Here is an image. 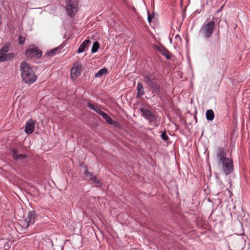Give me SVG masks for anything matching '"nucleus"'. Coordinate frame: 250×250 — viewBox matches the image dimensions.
Returning <instances> with one entry per match:
<instances>
[{"label":"nucleus","mask_w":250,"mask_h":250,"mask_svg":"<svg viewBox=\"0 0 250 250\" xmlns=\"http://www.w3.org/2000/svg\"><path fill=\"white\" fill-rule=\"evenodd\" d=\"M21 77L22 81L27 84H31L34 83L37 77L30 66L26 62L23 61L20 64Z\"/></svg>","instance_id":"nucleus-1"},{"label":"nucleus","mask_w":250,"mask_h":250,"mask_svg":"<svg viewBox=\"0 0 250 250\" xmlns=\"http://www.w3.org/2000/svg\"><path fill=\"white\" fill-rule=\"evenodd\" d=\"M213 19L211 21H208V19H207V21H208V22L203 24L200 29V33L202 34L205 38H209L213 33L215 28V22Z\"/></svg>","instance_id":"nucleus-2"},{"label":"nucleus","mask_w":250,"mask_h":250,"mask_svg":"<svg viewBox=\"0 0 250 250\" xmlns=\"http://www.w3.org/2000/svg\"><path fill=\"white\" fill-rule=\"evenodd\" d=\"M79 0H66V11L71 18L74 17L78 11Z\"/></svg>","instance_id":"nucleus-3"},{"label":"nucleus","mask_w":250,"mask_h":250,"mask_svg":"<svg viewBox=\"0 0 250 250\" xmlns=\"http://www.w3.org/2000/svg\"><path fill=\"white\" fill-rule=\"evenodd\" d=\"M218 164L221 167L225 175L230 174L233 171V164L232 159L229 158H224L223 160L218 161Z\"/></svg>","instance_id":"nucleus-4"},{"label":"nucleus","mask_w":250,"mask_h":250,"mask_svg":"<svg viewBox=\"0 0 250 250\" xmlns=\"http://www.w3.org/2000/svg\"><path fill=\"white\" fill-rule=\"evenodd\" d=\"M26 55L28 58L35 57L38 59L42 56V52L37 46L33 45L27 50Z\"/></svg>","instance_id":"nucleus-5"},{"label":"nucleus","mask_w":250,"mask_h":250,"mask_svg":"<svg viewBox=\"0 0 250 250\" xmlns=\"http://www.w3.org/2000/svg\"><path fill=\"white\" fill-rule=\"evenodd\" d=\"M140 111L142 113L143 116L149 122H154L156 121V117L150 110L146 108H141Z\"/></svg>","instance_id":"nucleus-6"},{"label":"nucleus","mask_w":250,"mask_h":250,"mask_svg":"<svg viewBox=\"0 0 250 250\" xmlns=\"http://www.w3.org/2000/svg\"><path fill=\"white\" fill-rule=\"evenodd\" d=\"M143 82L146 84V85L150 88L157 82L156 81V79L153 78V76L152 74H144L143 75Z\"/></svg>","instance_id":"nucleus-7"},{"label":"nucleus","mask_w":250,"mask_h":250,"mask_svg":"<svg viewBox=\"0 0 250 250\" xmlns=\"http://www.w3.org/2000/svg\"><path fill=\"white\" fill-rule=\"evenodd\" d=\"M154 48L159 51L167 60H170L172 54L165 46L162 45L160 46L154 45Z\"/></svg>","instance_id":"nucleus-8"},{"label":"nucleus","mask_w":250,"mask_h":250,"mask_svg":"<svg viewBox=\"0 0 250 250\" xmlns=\"http://www.w3.org/2000/svg\"><path fill=\"white\" fill-rule=\"evenodd\" d=\"M35 125V121L33 119L29 120L25 124V132L26 133L30 134L34 130Z\"/></svg>","instance_id":"nucleus-9"},{"label":"nucleus","mask_w":250,"mask_h":250,"mask_svg":"<svg viewBox=\"0 0 250 250\" xmlns=\"http://www.w3.org/2000/svg\"><path fill=\"white\" fill-rule=\"evenodd\" d=\"M82 65L81 64L73 66L71 70V77L75 80L80 75L81 73Z\"/></svg>","instance_id":"nucleus-10"},{"label":"nucleus","mask_w":250,"mask_h":250,"mask_svg":"<svg viewBox=\"0 0 250 250\" xmlns=\"http://www.w3.org/2000/svg\"><path fill=\"white\" fill-rule=\"evenodd\" d=\"M11 151L12 157L16 161L21 160L27 157L25 154H18V150L15 148L11 149Z\"/></svg>","instance_id":"nucleus-11"},{"label":"nucleus","mask_w":250,"mask_h":250,"mask_svg":"<svg viewBox=\"0 0 250 250\" xmlns=\"http://www.w3.org/2000/svg\"><path fill=\"white\" fill-rule=\"evenodd\" d=\"M227 153L226 149L223 147H218L216 150V157L218 159V161H221L224 158H227L226 157Z\"/></svg>","instance_id":"nucleus-12"},{"label":"nucleus","mask_w":250,"mask_h":250,"mask_svg":"<svg viewBox=\"0 0 250 250\" xmlns=\"http://www.w3.org/2000/svg\"><path fill=\"white\" fill-rule=\"evenodd\" d=\"M150 88L151 89L153 93H154L155 94H156L159 97L160 94L163 91V89L158 83H157L154 85L150 87Z\"/></svg>","instance_id":"nucleus-13"},{"label":"nucleus","mask_w":250,"mask_h":250,"mask_svg":"<svg viewBox=\"0 0 250 250\" xmlns=\"http://www.w3.org/2000/svg\"><path fill=\"white\" fill-rule=\"evenodd\" d=\"M26 221L31 225L34 224L36 220V212L34 210H31L29 212Z\"/></svg>","instance_id":"nucleus-14"},{"label":"nucleus","mask_w":250,"mask_h":250,"mask_svg":"<svg viewBox=\"0 0 250 250\" xmlns=\"http://www.w3.org/2000/svg\"><path fill=\"white\" fill-rule=\"evenodd\" d=\"M90 43L91 42L90 40L87 39L84 40L79 46L78 50V53H81L83 52L84 51L85 48L88 47L90 44Z\"/></svg>","instance_id":"nucleus-15"},{"label":"nucleus","mask_w":250,"mask_h":250,"mask_svg":"<svg viewBox=\"0 0 250 250\" xmlns=\"http://www.w3.org/2000/svg\"><path fill=\"white\" fill-rule=\"evenodd\" d=\"M144 94L145 91L143 84L141 83H138L137 86L136 97L138 98H141Z\"/></svg>","instance_id":"nucleus-16"},{"label":"nucleus","mask_w":250,"mask_h":250,"mask_svg":"<svg viewBox=\"0 0 250 250\" xmlns=\"http://www.w3.org/2000/svg\"><path fill=\"white\" fill-rule=\"evenodd\" d=\"M61 47L59 46L58 47H56L53 49H52L51 50H50L49 51L45 53V56L47 57H53L55 54L59 53L60 51V50L61 49Z\"/></svg>","instance_id":"nucleus-17"},{"label":"nucleus","mask_w":250,"mask_h":250,"mask_svg":"<svg viewBox=\"0 0 250 250\" xmlns=\"http://www.w3.org/2000/svg\"><path fill=\"white\" fill-rule=\"evenodd\" d=\"M15 56V54L14 53H7L6 56H4V57H2V56H0V59L1 60V62H6L7 61H9L10 60L12 59Z\"/></svg>","instance_id":"nucleus-18"},{"label":"nucleus","mask_w":250,"mask_h":250,"mask_svg":"<svg viewBox=\"0 0 250 250\" xmlns=\"http://www.w3.org/2000/svg\"><path fill=\"white\" fill-rule=\"evenodd\" d=\"M206 118L208 121H211L214 118L213 111L211 109L207 110L206 113Z\"/></svg>","instance_id":"nucleus-19"},{"label":"nucleus","mask_w":250,"mask_h":250,"mask_svg":"<svg viewBox=\"0 0 250 250\" xmlns=\"http://www.w3.org/2000/svg\"><path fill=\"white\" fill-rule=\"evenodd\" d=\"M107 69L106 68H103L99 70L95 75V77L100 78L103 75H105L107 73Z\"/></svg>","instance_id":"nucleus-20"},{"label":"nucleus","mask_w":250,"mask_h":250,"mask_svg":"<svg viewBox=\"0 0 250 250\" xmlns=\"http://www.w3.org/2000/svg\"><path fill=\"white\" fill-rule=\"evenodd\" d=\"M101 115L102 116L103 119H104L106 121V122L108 124H109L110 125H112L113 124V120H112V119L106 113L103 112L102 113V114H101Z\"/></svg>","instance_id":"nucleus-21"},{"label":"nucleus","mask_w":250,"mask_h":250,"mask_svg":"<svg viewBox=\"0 0 250 250\" xmlns=\"http://www.w3.org/2000/svg\"><path fill=\"white\" fill-rule=\"evenodd\" d=\"M100 47L99 43L98 42H94L93 46L91 49V52L92 53H96L98 51V49Z\"/></svg>","instance_id":"nucleus-22"},{"label":"nucleus","mask_w":250,"mask_h":250,"mask_svg":"<svg viewBox=\"0 0 250 250\" xmlns=\"http://www.w3.org/2000/svg\"><path fill=\"white\" fill-rule=\"evenodd\" d=\"M89 180L91 181L93 183L96 184H100L101 182L95 176L92 174V176H90L89 178Z\"/></svg>","instance_id":"nucleus-23"},{"label":"nucleus","mask_w":250,"mask_h":250,"mask_svg":"<svg viewBox=\"0 0 250 250\" xmlns=\"http://www.w3.org/2000/svg\"><path fill=\"white\" fill-rule=\"evenodd\" d=\"M31 224L26 221V219L21 221V225L24 228H28Z\"/></svg>","instance_id":"nucleus-24"},{"label":"nucleus","mask_w":250,"mask_h":250,"mask_svg":"<svg viewBox=\"0 0 250 250\" xmlns=\"http://www.w3.org/2000/svg\"><path fill=\"white\" fill-rule=\"evenodd\" d=\"M161 137L164 141H167L169 140V137L165 131L162 132Z\"/></svg>","instance_id":"nucleus-25"},{"label":"nucleus","mask_w":250,"mask_h":250,"mask_svg":"<svg viewBox=\"0 0 250 250\" xmlns=\"http://www.w3.org/2000/svg\"><path fill=\"white\" fill-rule=\"evenodd\" d=\"M87 106L91 109L94 110L96 108L97 105L89 102L87 103Z\"/></svg>","instance_id":"nucleus-26"},{"label":"nucleus","mask_w":250,"mask_h":250,"mask_svg":"<svg viewBox=\"0 0 250 250\" xmlns=\"http://www.w3.org/2000/svg\"><path fill=\"white\" fill-rule=\"evenodd\" d=\"M25 38L24 37H22V36H19V38H18V40H19V42L20 44H23L24 43V42H25Z\"/></svg>","instance_id":"nucleus-27"},{"label":"nucleus","mask_w":250,"mask_h":250,"mask_svg":"<svg viewBox=\"0 0 250 250\" xmlns=\"http://www.w3.org/2000/svg\"><path fill=\"white\" fill-rule=\"evenodd\" d=\"M94 111H95L96 113L100 115H101L102 113L103 112L100 109L98 105L97 106L96 108L94 110Z\"/></svg>","instance_id":"nucleus-28"},{"label":"nucleus","mask_w":250,"mask_h":250,"mask_svg":"<svg viewBox=\"0 0 250 250\" xmlns=\"http://www.w3.org/2000/svg\"><path fill=\"white\" fill-rule=\"evenodd\" d=\"M84 174L86 176H88L90 177V176H92L93 173L89 172L88 170L86 169L84 171Z\"/></svg>","instance_id":"nucleus-29"},{"label":"nucleus","mask_w":250,"mask_h":250,"mask_svg":"<svg viewBox=\"0 0 250 250\" xmlns=\"http://www.w3.org/2000/svg\"><path fill=\"white\" fill-rule=\"evenodd\" d=\"M153 18V16H151V15L148 14V17H147V20L149 23H150L151 22Z\"/></svg>","instance_id":"nucleus-30"},{"label":"nucleus","mask_w":250,"mask_h":250,"mask_svg":"<svg viewBox=\"0 0 250 250\" xmlns=\"http://www.w3.org/2000/svg\"><path fill=\"white\" fill-rule=\"evenodd\" d=\"M175 38L176 39H178L180 42L182 41V39L179 35H176Z\"/></svg>","instance_id":"nucleus-31"}]
</instances>
